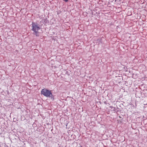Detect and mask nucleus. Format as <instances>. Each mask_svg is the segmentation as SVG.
Returning <instances> with one entry per match:
<instances>
[{
	"instance_id": "f257e3e1",
	"label": "nucleus",
	"mask_w": 147,
	"mask_h": 147,
	"mask_svg": "<svg viewBox=\"0 0 147 147\" xmlns=\"http://www.w3.org/2000/svg\"><path fill=\"white\" fill-rule=\"evenodd\" d=\"M32 30L34 31V34L36 36H39V32H38L40 30V28L38 25L36 23H32Z\"/></svg>"
},
{
	"instance_id": "f03ea898",
	"label": "nucleus",
	"mask_w": 147,
	"mask_h": 147,
	"mask_svg": "<svg viewBox=\"0 0 147 147\" xmlns=\"http://www.w3.org/2000/svg\"><path fill=\"white\" fill-rule=\"evenodd\" d=\"M41 94L47 97H50L53 96L51 90L43 89L41 90Z\"/></svg>"
},
{
	"instance_id": "7ed1b4c3",
	"label": "nucleus",
	"mask_w": 147,
	"mask_h": 147,
	"mask_svg": "<svg viewBox=\"0 0 147 147\" xmlns=\"http://www.w3.org/2000/svg\"><path fill=\"white\" fill-rule=\"evenodd\" d=\"M111 109H112V111H114V112H115V111H116V109H115V107H113V106H110V107H109Z\"/></svg>"
},
{
	"instance_id": "20e7f679",
	"label": "nucleus",
	"mask_w": 147,
	"mask_h": 147,
	"mask_svg": "<svg viewBox=\"0 0 147 147\" xmlns=\"http://www.w3.org/2000/svg\"><path fill=\"white\" fill-rule=\"evenodd\" d=\"M63 1H65V2H67L68 1V0H63Z\"/></svg>"
},
{
	"instance_id": "39448f33",
	"label": "nucleus",
	"mask_w": 147,
	"mask_h": 147,
	"mask_svg": "<svg viewBox=\"0 0 147 147\" xmlns=\"http://www.w3.org/2000/svg\"><path fill=\"white\" fill-rule=\"evenodd\" d=\"M79 147H82V146H80Z\"/></svg>"
}]
</instances>
